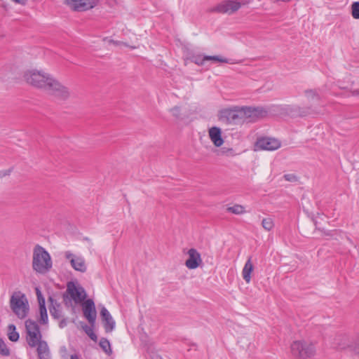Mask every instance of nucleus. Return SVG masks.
Returning a JSON list of instances; mask_svg holds the SVG:
<instances>
[{
  "instance_id": "412c9836",
  "label": "nucleus",
  "mask_w": 359,
  "mask_h": 359,
  "mask_svg": "<svg viewBox=\"0 0 359 359\" xmlns=\"http://www.w3.org/2000/svg\"><path fill=\"white\" fill-rule=\"evenodd\" d=\"M16 328L13 324H11L8 327V339L11 341H17L19 339V334L15 331Z\"/></svg>"
},
{
  "instance_id": "f03ea898",
  "label": "nucleus",
  "mask_w": 359,
  "mask_h": 359,
  "mask_svg": "<svg viewBox=\"0 0 359 359\" xmlns=\"http://www.w3.org/2000/svg\"><path fill=\"white\" fill-rule=\"evenodd\" d=\"M53 266L50 254L41 246L37 245L33 251L32 268L39 273H46Z\"/></svg>"
},
{
  "instance_id": "c9c22d12",
  "label": "nucleus",
  "mask_w": 359,
  "mask_h": 359,
  "mask_svg": "<svg viewBox=\"0 0 359 359\" xmlns=\"http://www.w3.org/2000/svg\"><path fill=\"white\" fill-rule=\"evenodd\" d=\"M352 351L355 355L359 357V339L354 343L352 347Z\"/></svg>"
},
{
  "instance_id": "7c9ffc66",
  "label": "nucleus",
  "mask_w": 359,
  "mask_h": 359,
  "mask_svg": "<svg viewBox=\"0 0 359 359\" xmlns=\"http://www.w3.org/2000/svg\"><path fill=\"white\" fill-rule=\"evenodd\" d=\"M0 354L4 356H8L10 355V350L2 339H0Z\"/></svg>"
},
{
  "instance_id": "a211bd4d",
  "label": "nucleus",
  "mask_w": 359,
  "mask_h": 359,
  "mask_svg": "<svg viewBox=\"0 0 359 359\" xmlns=\"http://www.w3.org/2000/svg\"><path fill=\"white\" fill-rule=\"evenodd\" d=\"M300 110H302V107L297 105H287L283 108L285 113L292 117H303L307 115L306 109H304L303 112H300Z\"/></svg>"
},
{
  "instance_id": "c85d7f7f",
  "label": "nucleus",
  "mask_w": 359,
  "mask_h": 359,
  "mask_svg": "<svg viewBox=\"0 0 359 359\" xmlns=\"http://www.w3.org/2000/svg\"><path fill=\"white\" fill-rule=\"evenodd\" d=\"M262 226L266 231H271L274 227V223L271 218H264L262 221Z\"/></svg>"
},
{
  "instance_id": "2f4dec72",
  "label": "nucleus",
  "mask_w": 359,
  "mask_h": 359,
  "mask_svg": "<svg viewBox=\"0 0 359 359\" xmlns=\"http://www.w3.org/2000/svg\"><path fill=\"white\" fill-rule=\"evenodd\" d=\"M305 95L309 100L314 99L315 97L318 100L320 98L318 93L314 90H306Z\"/></svg>"
},
{
  "instance_id": "4468645a",
  "label": "nucleus",
  "mask_w": 359,
  "mask_h": 359,
  "mask_svg": "<svg viewBox=\"0 0 359 359\" xmlns=\"http://www.w3.org/2000/svg\"><path fill=\"white\" fill-rule=\"evenodd\" d=\"M188 259L185 262V266L189 269H195L202 263L200 253L195 249L191 248L187 252Z\"/></svg>"
},
{
  "instance_id": "ddd939ff",
  "label": "nucleus",
  "mask_w": 359,
  "mask_h": 359,
  "mask_svg": "<svg viewBox=\"0 0 359 359\" xmlns=\"http://www.w3.org/2000/svg\"><path fill=\"white\" fill-rule=\"evenodd\" d=\"M65 257L67 259L69 260L71 266L74 270L80 272H85L86 271L85 260L82 257H76L70 251H66Z\"/></svg>"
},
{
  "instance_id": "473e14b6",
  "label": "nucleus",
  "mask_w": 359,
  "mask_h": 359,
  "mask_svg": "<svg viewBox=\"0 0 359 359\" xmlns=\"http://www.w3.org/2000/svg\"><path fill=\"white\" fill-rule=\"evenodd\" d=\"M205 61H207V59H205V55L203 57L198 55L193 57V62L198 65H203Z\"/></svg>"
},
{
  "instance_id": "9d476101",
  "label": "nucleus",
  "mask_w": 359,
  "mask_h": 359,
  "mask_svg": "<svg viewBox=\"0 0 359 359\" xmlns=\"http://www.w3.org/2000/svg\"><path fill=\"white\" fill-rule=\"evenodd\" d=\"M82 310L84 317L87 319L89 324L94 326L95 324L97 313L95 303L91 299L86 300L82 304Z\"/></svg>"
},
{
  "instance_id": "5701e85b",
  "label": "nucleus",
  "mask_w": 359,
  "mask_h": 359,
  "mask_svg": "<svg viewBox=\"0 0 359 359\" xmlns=\"http://www.w3.org/2000/svg\"><path fill=\"white\" fill-rule=\"evenodd\" d=\"M205 59H207V60H211L213 62H218L222 63H233L232 62H231L230 60L220 55H205Z\"/></svg>"
},
{
  "instance_id": "f257e3e1",
  "label": "nucleus",
  "mask_w": 359,
  "mask_h": 359,
  "mask_svg": "<svg viewBox=\"0 0 359 359\" xmlns=\"http://www.w3.org/2000/svg\"><path fill=\"white\" fill-rule=\"evenodd\" d=\"M266 115L267 111L263 107H234L219 111L218 118L226 124H237L247 120L255 121Z\"/></svg>"
},
{
  "instance_id": "1a4fd4ad",
  "label": "nucleus",
  "mask_w": 359,
  "mask_h": 359,
  "mask_svg": "<svg viewBox=\"0 0 359 359\" xmlns=\"http://www.w3.org/2000/svg\"><path fill=\"white\" fill-rule=\"evenodd\" d=\"M241 6V3L234 1H223L211 8L210 11L219 13L232 14L237 11Z\"/></svg>"
},
{
  "instance_id": "393cba45",
  "label": "nucleus",
  "mask_w": 359,
  "mask_h": 359,
  "mask_svg": "<svg viewBox=\"0 0 359 359\" xmlns=\"http://www.w3.org/2000/svg\"><path fill=\"white\" fill-rule=\"evenodd\" d=\"M39 313H40V318L39 319V322L43 325L47 324L48 318V314H47V310H46V306H39Z\"/></svg>"
},
{
  "instance_id": "aec40b11",
  "label": "nucleus",
  "mask_w": 359,
  "mask_h": 359,
  "mask_svg": "<svg viewBox=\"0 0 359 359\" xmlns=\"http://www.w3.org/2000/svg\"><path fill=\"white\" fill-rule=\"evenodd\" d=\"M254 266L252 263L251 257L248 258L245 262L242 271L243 278L247 283L251 280V273L253 271Z\"/></svg>"
},
{
  "instance_id": "49530a36",
  "label": "nucleus",
  "mask_w": 359,
  "mask_h": 359,
  "mask_svg": "<svg viewBox=\"0 0 359 359\" xmlns=\"http://www.w3.org/2000/svg\"><path fill=\"white\" fill-rule=\"evenodd\" d=\"M109 3L112 4L116 2V0H108Z\"/></svg>"
},
{
  "instance_id": "58836bf2",
  "label": "nucleus",
  "mask_w": 359,
  "mask_h": 359,
  "mask_svg": "<svg viewBox=\"0 0 359 359\" xmlns=\"http://www.w3.org/2000/svg\"><path fill=\"white\" fill-rule=\"evenodd\" d=\"M13 2L25 6L27 4V0H12Z\"/></svg>"
},
{
  "instance_id": "20e7f679",
  "label": "nucleus",
  "mask_w": 359,
  "mask_h": 359,
  "mask_svg": "<svg viewBox=\"0 0 359 359\" xmlns=\"http://www.w3.org/2000/svg\"><path fill=\"white\" fill-rule=\"evenodd\" d=\"M10 306L13 312L19 318H25L29 311V304L24 294L14 293L10 299Z\"/></svg>"
},
{
  "instance_id": "0eeeda50",
  "label": "nucleus",
  "mask_w": 359,
  "mask_h": 359,
  "mask_svg": "<svg viewBox=\"0 0 359 359\" xmlns=\"http://www.w3.org/2000/svg\"><path fill=\"white\" fill-rule=\"evenodd\" d=\"M25 329L27 332L26 340L30 347H36L39 341L41 340L42 334L38 323L31 319L25 321Z\"/></svg>"
},
{
  "instance_id": "a18cd8bd",
  "label": "nucleus",
  "mask_w": 359,
  "mask_h": 359,
  "mask_svg": "<svg viewBox=\"0 0 359 359\" xmlns=\"http://www.w3.org/2000/svg\"><path fill=\"white\" fill-rule=\"evenodd\" d=\"M70 359H79L78 355H72Z\"/></svg>"
},
{
  "instance_id": "6ab92c4d",
  "label": "nucleus",
  "mask_w": 359,
  "mask_h": 359,
  "mask_svg": "<svg viewBox=\"0 0 359 359\" xmlns=\"http://www.w3.org/2000/svg\"><path fill=\"white\" fill-rule=\"evenodd\" d=\"M50 305L49 311L51 316L55 319H59L62 317V311L60 310V304H58L53 297H49Z\"/></svg>"
},
{
  "instance_id": "39448f33",
  "label": "nucleus",
  "mask_w": 359,
  "mask_h": 359,
  "mask_svg": "<svg viewBox=\"0 0 359 359\" xmlns=\"http://www.w3.org/2000/svg\"><path fill=\"white\" fill-rule=\"evenodd\" d=\"M52 76L41 71L30 70L25 73V81L34 87L42 88L45 90L47 87L49 79Z\"/></svg>"
},
{
  "instance_id": "ea45409f",
  "label": "nucleus",
  "mask_w": 359,
  "mask_h": 359,
  "mask_svg": "<svg viewBox=\"0 0 359 359\" xmlns=\"http://www.w3.org/2000/svg\"><path fill=\"white\" fill-rule=\"evenodd\" d=\"M232 151H233L232 149H226L225 148L222 149V153H224V154H227L229 152L232 153Z\"/></svg>"
},
{
  "instance_id": "c03bdc74",
  "label": "nucleus",
  "mask_w": 359,
  "mask_h": 359,
  "mask_svg": "<svg viewBox=\"0 0 359 359\" xmlns=\"http://www.w3.org/2000/svg\"><path fill=\"white\" fill-rule=\"evenodd\" d=\"M304 109H306V111H307V114L309 113V108H302V110H300V112H303Z\"/></svg>"
},
{
  "instance_id": "dca6fc26",
  "label": "nucleus",
  "mask_w": 359,
  "mask_h": 359,
  "mask_svg": "<svg viewBox=\"0 0 359 359\" xmlns=\"http://www.w3.org/2000/svg\"><path fill=\"white\" fill-rule=\"evenodd\" d=\"M100 315L104 323V327L106 332H112L115 327L116 323L105 307H102L101 309Z\"/></svg>"
},
{
  "instance_id": "423d86ee",
  "label": "nucleus",
  "mask_w": 359,
  "mask_h": 359,
  "mask_svg": "<svg viewBox=\"0 0 359 359\" xmlns=\"http://www.w3.org/2000/svg\"><path fill=\"white\" fill-rule=\"evenodd\" d=\"M48 81V86L45 89V91L48 94L62 100H66L71 97L72 93L69 89L55 79L53 76H52L51 79H49Z\"/></svg>"
},
{
  "instance_id": "c756f323",
  "label": "nucleus",
  "mask_w": 359,
  "mask_h": 359,
  "mask_svg": "<svg viewBox=\"0 0 359 359\" xmlns=\"http://www.w3.org/2000/svg\"><path fill=\"white\" fill-rule=\"evenodd\" d=\"M351 15L354 19H359V1H355L352 4Z\"/></svg>"
},
{
  "instance_id": "f8f14e48",
  "label": "nucleus",
  "mask_w": 359,
  "mask_h": 359,
  "mask_svg": "<svg viewBox=\"0 0 359 359\" xmlns=\"http://www.w3.org/2000/svg\"><path fill=\"white\" fill-rule=\"evenodd\" d=\"M67 292L75 303L82 302L86 297L83 288L76 286L75 284L72 282L67 284Z\"/></svg>"
},
{
  "instance_id": "7ed1b4c3",
  "label": "nucleus",
  "mask_w": 359,
  "mask_h": 359,
  "mask_svg": "<svg viewBox=\"0 0 359 359\" xmlns=\"http://www.w3.org/2000/svg\"><path fill=\"white\" fill-rule=\"evenodd\" d=\"M292 355L297 359H309L316 354L315 344L306 340H295L290 345Z\"/></svg>"
},
{
  "instance_id": "a19ab883",
  "label": "nucleus",
  "mask_w": 359,
  "mask_h": 359,
  "mask_svg": "<svg viewBox=\"0 0 359 359\" xmlns=\"http://www.w3.org/2000/svg\"><path fill=\"white\" fill-rule=\"evenodd\" d=\"M352 94H353V95H355V96H358V97H359V88L354 90L352 92Z\"/></svg>"
},
{
  "instance_id": "e433bc0d",
  "label": "nucleus",
  "mask_w": 359,
  "mask_h": 359,
  "mask_svg": "<svg viewBox=\"0 0 359 359\" xmlns=\"http://www.w3.org/2000/svg\"><path fill=\"white\" fill-rule=\"evenodd\" d=\"M36 297H37V300H38V302H39V306H46L45 298L43 297V294L38 295Z\"/></svg>"
},
{
  "instance_id": "b1692460",
  "label": "nucleus",
  "mask_w": 359,
  "mask_h": 359,
  "mask_svg": "<svg viewBox=\"0 0 359 359\" xmlns=\"http://www.w3.org/2000/svg\"><path fill=\"white\" fill-rule=\"evenodd\" d=\"M100 346L102 348V349L108 355H110L112 353L111 345L109 341L105 339L102 338L100 341Z\"/></svg>"
},
{
  "instance_id": "79ce46f5",
  "label": "nucleus",
  "mask_w": 359,
  "mask_h": 359,
  "mask_svg": "<svg viewBox=\"0 0 359 359\" xmlns=\"http://www.w3.org/2000/svg\"><path fill=\"white\" fill-rule=\"evenodd\" d=\"M35 291H36V296L42 294V293L39 287H36Z\"/></svg>"
},
{
  "instance_id": "f3484780",
  "label": "nucleus",
  "mask_w": 359,
  "mask_h": 359,
  "mask_svg": "<svg viewBox=\"0 0 359 359\" xmlns=\"http://www.w3.org/2000/svg\"><path fill=\"white\" fill-rule=\"evenodd\" d=\"M208 135L215 147H219L223 144L224 140L222 137V130L216 126L210 128L208 130Z\"/></svg>"
},
{
  "instance_id": "f704fd0d",
  "label": "nucleus",
  "mask_w": 359,
  "mask_h": 359,
  "mask_svg": "<svg viewBox=\"0 0 359 359\" xmlns=\"http://www.w3.org/2000/svg\"><path fill=\"white\" fill-rule=\"evenodd\" d=\"M170 112L172 113V116H175V118H180L181 113H180V108L179 107H177V106L174 107L173 108H172L170 109Z\"/></svg>"
},
{
  "instance_id": "4c0bfd02",
  "label": "nucleus",
  "mask_w": 359,
  "mask_h": 359,
  "mask_svg": "<svg viewBox=\"0 0 359 359\" xmlns=\"http://www.w3.org/2000/svg\"><path fill=\"white\" fill-rule=\"evenodd\" d=\"M39 359H50V351L38 355Z\"/></svg>"
},
{
  "instance_id": "a878e982",
  "label": "nucleus",
  "mask_w": 359,
  "mask_h": 359,
  "mask_svg": "<svg viewBox=\"0 0 359 359\" xmlns=\"http://www.w3.org/2000/svg\"><path fill=\"white\" fill-rule=\"evenodd\" d=\"M36 346H37L36 351H37L38 355H41L42 353H46L49 351L48 346L45 341H42V340L39 341V344H37Z\"/></svg>"
},
{
  "instance_id": "6e6552de",
  "label": "nucleus",
  "mask_w": 359,
  "mask_h": 359,
  "mask_svg": "<svg viewBox=\"0 0 359 359\" xmlns=\"http://www.w3.org/2000/svg\"><path fill=\"white\" fill-rule=\"evenodd\" d=\"M65 2L72 10L81 12L94 8L98 0H65Z\"/></svg>"
},
{
  "instance_id": "9b49d317",
  "label": "nucleus",
  "mask_w": 359,
  "mask_h": 359,
  "mask_svg": "<svg viewBox=\"0 0 359 359\" xmlns=\"http://www.w3.org/2000/svg\"><path fill=\"white\" fill-rule=\"evenodd\" d=\"M280 142L272 137H262L258 139L255 147L260 150L273 151L280 147Z\"/></svg>"
},
{
  "instance_id": "4be33fe9",
  "label": "nucleus",
  "mask_w": 359,
  "mask_h": 359,
  "mask_svg": "<svg viewBox=\"0 0 359 359\" xmlns=\"http://www.w3.org/2000/svg\"><path fill=\"white\" fill-rule=\"evenodd\" d=\"M226 210L235 215H242L245 212V208L243 205L238 204L228 207Z\"/></svg>"
},
{
  "instance_id": "cd10ccee",
  "label": "nucleus",
  "mask_w": 359,
  "mask_h": 359,
  "mask_svg": "<svg viewBox=\"0 0 359 359\" xmlns=\"http://www.w3.org/2000/svg\"><path fill=\"white\" fill-rule=\"evenodd\" d=\"M93 327L94 326H88L87 325H85L82 326L83 330L85 331L86 334L94 341H96L97 339V335L94 333L93 331Z\"/></svg>"
},
{
  "instance_id": "2eb2a0df",
  "label": "nucleus",
  "mask_w": 359,
  "mask_h": 359,
  "mask_svg": "<svg viewBox=\"0 0 359 359\" xmlns=\"http://www.w3.org/2000/svg\"><path fill=\"white\" fill-rule=\"evenodd\" d=\"M325 340L333 348H344L346 337L342 334H330L325 337Z\"/></svg>"
},
{
  "instance_id": "72a5a7b5",
  "label": "nucleus",
  "mask_w": 359,
  "mask_h": 359,
  "mask_svg": "<svg viewBox=\"0 0 359 359\" xmlns=\"http://www.w3.org/2000/svg\"><path fill=\"white\" fill-rule=\"evenodd\" d=\"M284 179L287 182H297L298 180V177L294 174H285L283 176Z\"/></svg>"
},
{
  "instance_id": "bb28decb",
  "label": "nucleus",
  "mask_w": 359,
  "mask_h": 359,
  "mask_svg": "<svg viewBox=\"0 0 359 359\" xmlns=\"http://www.w3.org/2000/svg\"><path fill=\"white\" fill-rule=\"evenodd\" d=\"M102 41L104 43H106L107 44H108V45H114V46H125L126 47H129V46L126 43H124V42H122V41H114L113 39H108V38H104ZM130 48L131 49L136 48L135 46H130Z\"/></svg>"
},
{
  "instance_id": "37998d69",
  "label": "nucleus",
  "mask_w": 359,
  "mask_h": 359,
  "mask_svg": "<svg viewBox=\"0 0 359 359\" xmlns=\"http://www.w3.org/2000/svg\"><path fill=\"white\" fill-rule=\"evenodd\" d=\"M66 325V322L65 320H62L60 323V327L61 328L64 327Z\"/></svg>"
}]
</instances>
